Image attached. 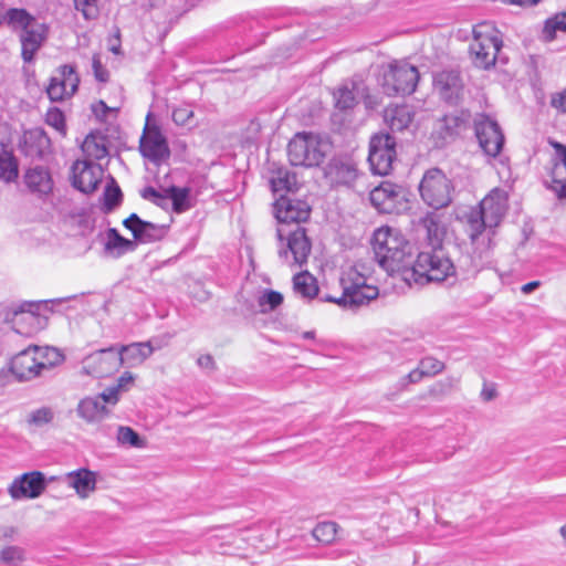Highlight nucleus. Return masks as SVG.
Returning a JSON list of instances; mask_svg holds the SVG:
<instances>
[{"instance_id": "obj_1", "label": "nucleus", "mask_w": 566, "mask_h": 566, "mask_svg": "<svg viewBox=\"0 0 566 566\" xmlns=\"http://www.w3.org/2000/svg\"><path fill=\"white\" fill-rule=\"evenodd\" d=\"M371 247L378 264L389 273H409L412 265L413 247L397 230L389 227L377 229Z\"/></svg>"}, {"instance_id": "obj_2", "label": "nucleus", "mask_w": 566, "mask_h": 566, "mask_svg": "<svg viewBox=\"0 0 566 566\" xmlns=\"http://www.w3.org/2000/svg\"><path fill=\"white\" fill-rule=\"evenodd\" d=\"M409 273L415 281L426 279L427 281H446L455 274V266L448 258L442 245H430L412 258V265Z\"/></svg>"}, {"instance_id": "obj_3", "label": "nucleus", "mask_w": 566, "mask_h": 566, "mask_svg": "<svg viewBox=\"0 0 566 566\" xmlns=\"http://www.w3.org/2000/svg\"><path fill=\"white\" fill-rule=\"evenodd\" d=\"M329 150L331 143L313 133H297L287 145L289 160L293 166H318Z\"/></svg>"}, {"instance_id": "obj_4", "label": "nucleus", "mask_w": 566, "mask_h": 566, "mask_svg": "<svg viewBox=\"0 0 566 566\" xmlns=\"http://www.w3.org/2000/svg\"><path fill=\"white\" fill-rule=\"evenodd\" d=\"M502 40L489 23L473 28V40L470 43V55L475 66L488 70L496 62L502 48Z\"/></svg>"}, {"instance_id": "obj_5", "label": "nucleus", "mask_w": 566, "mask_h": 566, "mask_svg": "<svg viewBox=\"0 0 566 566\" xmlns=\"http://www.w3.org/2000/svg\"><path fill=\"white\" fill-rule=\"evenodd\" d=\"M419 71L405 61H394L384 73L382 88L388 96L410 95L416 91Z\"/></svg>"}, {"instance_id": "obj_6", "label": "nucleus", "mask_w": 566, "mask_h": 566, "mask_svg": "<svg viewBox=\"0 0 566 566\" xmlns=\"http://www.w3.org/2000/svg\"><path fill=\"white\" fill-rule=\"evenodd\" d=\"M452 190L451 180L438 168L428 170L419 186L422 200L436 210L450 205Z\"/></svg>"}, {"instance_id": "obj_7", "label": "nucleus", "mask_w": 566, "mask_h": 566, "mask_svg": "<svg viewBox=\"0 0 566 566\" xmlns=\"http://www.w3.org/2000/svg\"><path fill=\"white\" fill-rule=\"evenodd\" d=\"M343 294L336 304L344 308L356 310L375 300L379 291L374 285H367L364 276L357 272H349L348 279L342 280Z\"/></svg>"}, {"instance_id": "obj_8", "label": "nucleus", "mask_w": 566, "mask_h": 566, "mask_svg": "<svg viewBox=\"0 0 566 566\" xmlns=\"http://www.w3.org/2000/svg\"><path fill=\"white\" fill-rule=\"evenodd\" d=\"M474 133L479 146L489 158H496L504 146L505 137L497 122L486 114L474 117Z\"/></svg>"}, {"instance_id": "obj_9", "label": "nucleus", "mask_w": 566, "mask_h": 566, "mask_svg": "<svg viewBox=\"0 0 566 566\" xmlns=\"http://www.w3.org/2000/svg\"><path fill=\"white\" fill-rule=\"evenodd\" d=\"M406 188L390 182L382 181L370 191L371 205L382 213H400L407 207Z\"/></svg>"}, {"instance_id": "obj_10", "label": "nucleus", "mask_w": 566, "mask_h": 566, "mask_svg": "<svg viewBox=\"0 0 566 566\" xmlns=\"http://www.w3.org/2000/svg\"><path fill=\"white\" fill-rule=\"evenodd\" d=\"M396 157V140L389 134H377L369 143L368 161L374 174L385 176L392 168Z\"/></svg>"}, {"instance_id": "obj_11", "label": "nucleus", "mask_w": 566, "mask_h": 566, "mask_svg": "<svg viewBox=\"0 0 566 566\" xmlns=\"http://www.w3.org/2000/svg\"><path fill=\"white\" fill-rule=\"evenodd\" d=\"M122 366V355L115 347L96 350L83 359V371L96 378L107 377Z\"/></svg>"}, {"instance_id": "obj_12", "label": "nucleus", "mask_w": 566, "mask_h": 566, "mask_svg": "<svg viewBox=\"0 0 566 566\" xmlns=\"http://www.w3.org/2000/svg\"><path fill=\"white\" fill-rule=\"evenodd\" d=\"M139 151L144 158L151 163H160L169 158L170 149L167 138L158 125H149L148 123L145 125L139 140Z\"/></svg>"}, {"instance_id": "obj_13", "label": "nucleus", "mask_w": 566, "mask_h": 566, "mask_svg": "<svg viewBox=\"0 0 566 566\" xmlns=\"http://www.w3.org/2000/svg\"><path fill=\"white\" fill-rule=\"evenodd\" d=\"M78 84L80 77L75 66L64 64L56 70V75L51 77L46 94L52 102H61L73 96L78 88Z\"/></svg>"}, {"instance_id": "obj_14", "label": "nucleus", "mask_w": 566, "mask_h": 566, "mask_svg": "<svg viewBox=\"0 0 566 566\" xmlns=\"http://www.w3.org/2000/svg\"><path fill=\"white\" fill-rule=\"evenodd\" d=\"M42 302H23L12 308L13 329L21 335L31 336L43 328V318L39 314Z\"/></svg>"}, {"instance_id": "obj_15", "label": "nucleus", "mask_w": 566, "mask_h": 566, "mask_svg": "<svg viewBox=\"0 0 566 566\" xmlns=\"http://www.w3.org/2000/svg\"><path fill=\"white\" fill-rule=\"evenodd\" d=\"M72 186L83 193L94 192L103 179L101 165L88 160H76L71 168Z\"/></svg>"}, {"instance_id": "obj_16", "label": "nucleus", "mask_w": 566, "mask_h": 566, "mask_svg": "<svg viewBox=\"0 0 566 566\" xmlns=\"http://www.w3.org/2000/svg\"><path fill=\"white\" fill-rule=\"evenodd\" d=\"M311 250L312 243L305 228L296 226V229L287 234L286 249H281L279 256L289 264L302 266L307 262Z\"/></svg>"}, {"instance_id": "obj_17", "label": "nucleus", "mask_w": 566, "mask_h": 566, "mask_svg": "<svg viewBox=\"0 0 566 566\" xmlns=\"http://www.w3.org/2000/svg\"><path fill=\"white\" fill-rule=\"evenodd\" d=\"M433 87L440 98L449 105L455 106L463 98L464 84L458 71L444 70L434 74Z\"/></svg>"}, {"instance_id": "obj_18", "label": "nucleus", "mask_w": 566, "mask_h": 566, "mask_svg": "<svg viewBox=\"0 0 566 566\" xmlns=\"http://www.w3.org/2000/svg\"><path fill=\"white\" fill-rule=\"evenodd\" d=\"M123 226L132 232L136 243L143 244L163 240L169 230V226L145 221L137 213H132L126 218Z\"/></svg>"}, {"instance_id": "obj_19", "label": "nucleus", "mask_w": 566, "mask_h": 566, "mask_svg": "<svg viewBox=\"0 0 566 566\" xmlns=\"http://www.w3.org/2000/svg\"><path fill=\"white\" fill-rule=\"evenodd\" d=\"M311 214L310 205L290 196H281L274 203V216L279 223L305 222Z\"/></svg>"}, {"instance_id": "obj_20", "label": "nucleus", "mask_w": 566, "mask_h": 566, "mask_svg": "<svg viewBox=\"0 0 566 566\" xmlns=\"http://www.w3.org/2000/svg\"><path fill=\"white\" fill-rule=\"evenodd\" d=\"M11 373L21 381L32 380L42 374L36 345H30L19 352L10 365Z\"/></svg>"}, {"instance_id": "obj_21", "label": "nucleus", "mask_w": 566, "mask_h": 566, "mask_svg": "<svg viewBox=\"0 0 566 566\" xmlns=\"http://www.w3.org/2000/svg\"><path fill=\"white\" fill-rule=\"evenodd\" d=\"M45 489V478L40 471H32L15 479L9 488L12 499H35Z\"/></svg>"}, {"instance_id": "obj_22", "label": "nucleus", "mask_w": 566, "mask_h": 566, "mask_svg": "<svg viewBox=\"0 0 566 566\" xmlns=\"http://www.w3.org/2000/svg\"><path fill=\"white\" fill-rule=\"evenodd\" d=\"M479 210L489 223V228L500 224L507 209V196L501 189H493L479 205Z\"/></svg>"}, {"instance_id": "obj_23", "label": "nucleus", "mask_w": 566, "mask_h": 566, "mask_svg": "<svg viewBox=\"0 0 566 566\" xmlns=\"http://www.w3.org/2000/svg\"><path fill=\"white\" fill-rule=\"evenodd\" d=\"M48 35V28L44 23L36 20L33 21L28 28L21 31L20 41L22 45V59L24 62H31L34 54L42 46Z\"/></svg>"}, {"instance_id": "obj_24", "label": "nucleus", "mask_w": 566, "mask_h": 566, "mask_svg": "<svg viewBox=\"0 0 566 566\" xmlns=\"http://www.w3.org/2000/svg\"><path fill=\"white\" fill-rule=\"evenodd\" d=\"M23 182L28 190L38 197L48 196L53 190V178L48 167L36 165L25 170Z\"/></svg>"}, {"instance_id": "obj_25", "label": "nucleus", "mask_w": 566, "mask_h": 566, "mask_svg": "<svg viewBox=\"0 0 566 566\" xmlns=\"http://www.w3.org/2000/svg\"><path fill=\"white\" fill-rule=\"evenodd\" d=\"M64 480L80 499H87L96 490V473L85 468L67 472Z\"/></svg>"}, {"instance_id": "obj_26", "label": "nucleus", "mask_w": 566, "mask_h": 566, "mask_svg": "<svg viewBox=\"0 0 566 566\" xmlns=\"http://www.w3.org/2000/svg\"><path fill=\"white\" fill-rule=\"evenodd\" d=\"M419 226L424 230L426 238L430 245H442V240L447 228L444 223V214L434 209L427 212L419 220Z\"/></svg>"}, {"instance_id": "obj_27", "label": "nucleus", "mask_w": 566, "mask_h": 566, "mask_svg": "<svg viewBox=\"0 0 566 566\" xmlns=\"http://www.w3.org/2000/svg\"><path fill=\"white\" fill-rule=\"evenodd\" d=\"M415 112L410 105H389L384 111V120L391 132H402L412 123Z\"/></svg>"}, {"instance_id": "obj_28", "label": "nucleus", "mask_w": 566, "mask_h": 566, "mask_svg": "<svg viewBox=\"0 0 566 566\" xmlns=\"http://www.w3.org/2000/svg\"><path fill=\"white\" fill-rule=\"evenodd\" d=\"M77 416L87 423H96L104 420L109 410L97 396L81 399L76 407Z\"/></svg>"}, {"instance_id": "obj_29", "label": "nucleus", "mask_w": 566, "mask_h": 566, "mask_svg": "<svg viewBox=\"0 0 566 566\" xmlns=\"http://www.w3.org/2000/svg\"><path fill=\"white\" fill-rule=\"evenodd\" d=\"M51 140L42 128H33L24 133L22 151L25 156L42 158L49 150Z\"/></svg>"}, {"instance_id": "obj_30", "label": "nucleus", "mask_w": 566, "mask_h": 566, "mask_svg": "<svg viewBox=\"0 0 566 566\" xmlns=\"http://www.w3.org/2000/svg\"><path fill=\"white\" fill-rule=\"evenodd\" d=\"M328 175L336 184L349 187L358 178L359 170L352 159H339L329 165Z\"/></svg>"}, {"instance_id": "obj_31", "label": "nucleus", "mask_w": 566, "mask_h": 566, "mask_svg": "<svg viewBox=\"0 0 566 566\" xmlns=\"http://www.w3.org/2000/svg\"><path fill=\"white\" fill-rule=\"evenodd\" d=\"M118 352L122 355V365L127 364L129 367L142 365L154 352L149 342L133 343L122 346Z\"/></svg>"}, {"instance_id": "obj_32", "label": "nucleus", "mask_w": 566, "mask_h": 566, "mask_svg": "<svg viewBox=\"0 0 566 566\" xmlns=\"http://www.w3.org/2000/svg\"><path fill=\"white\" fill-rule=\"evenodd\" d=\"M137 247L136 241L126 239L119 234L115 228L107 230V242L105 243V250L113 253L115 256H120L125 252L134 251Z\"/></svg>"}, {"instance_id": "obj_33", "label": "nucleus", "mask_w": 566, "mask_h": 566, "mask_svg": "<svg viewBox=\"0 0 566 566\" xmlns=\"http://www.w3.org/2000/svg\"><path fill=\"white\" fill-rule=\"evenodd\" d=\"M467 232L472 243L479 239L482 232L489 228L488 221L482 216V212L479 208L471 209L467 214Z\"/></svg>"}, {"instance_id": "obj_34", "label": "nucleus", "mask_w": 566, "mask_h": 566, "mask_svg": "<svg viewBox=\"0 0 566 566\" xmlns=\"http://www.w3.org/2000/svg\"><path fill=\"white\" fill-rule=\"evenodd\" d=\"M467 232L472 243L479 239L482 232L489 228L488 221L482 216V212L479 208L471 209L467 214Z\"/></svg>"}, {"instance_id": "obj_35", "label": "nucleus", "mask_w": 566, "mask_h": 566, "mask_svg": "<svg viewBox=\"0 0 566 566\" xmlns=\"http://www.w3.org/2000/svg\"><path fill=\"white\" fill-rule=\"evenodd\" d=\"M294 291L303 297L313 298L318 293L316 279L308 272H303L293 277Z\"/></svg>"}, {"instance_id": "obj_36", "label": "nucleus", "mask_w": 566, "mask_h": 566, "mask_svg": "<svg viewBox=\"0 0 566 566\" xmlns=\"http://www.w3.org/2000/svg\"><path fill=\"white\" fill-rule=\"evenodd\" d=\"M36 352L42 371L61 365L65 359L64 355L55 347L36 346Z\"/></svg>"}, {"instance_id": "obj_37", "label": "nucleus", "mask_w": 566, "mask_h": 566, "mask_svg": "<svg viewBox=\"0 0 566 566\" xmlns=\"http://www.w3.org/2000/svg\"><path fill=\"white\" fill-rule=\"evenodd\" d=\"M82 150L91 158L103 159L108 155L103 137L88 135L83 142Z\"/></svg>"}, {"instance_id": "obj_38", "label": "nucleus", "mask_w": 566, "mask_h": 566, "mask_svg": "<svg viewBox=\"0 0 566 566\" xmlns=\"http://www.w3.org/2000/svg\"><path fill=\"white\" fill-rule=\"evenodd\" d=\"M165 196L171 200L172 210L177 213H181L190 208L188 198L189 189L171 186L166 190Z\"/></svg>"}, {"instance_id": "obj_39", "label": "nucleus", "mask_w": 566, "mask_h": 566, "mask_svg": "<svg viewBox=\"0 0 566 566\" xmlns=\"http://www.w3.org/2000/svg\"><path fill=\"white\" fill-rule=\"evenodd\" d=\"M27 560V552L18 545H8L0 549V563L7 566H20Z\"/></svg>"}, {"instance_id": "obj_40", "label": "nucleus", "mask_w": 566, "mask_h": 566, "mask_svg": "<svg viewBox=\"0 0 566 566\" xmlns=\"http://www.w3.org/2000/svg\"><path fill=\"white\" fill-rule=\"evenodd\" d=\"M465 119L458 114L444 115L440 122L439 134L443 138H451L459 134L460 128L464 125Z\"/></svg>"}, {"instance_id": "obj_41", "label": "nucleus", "mask_w": 566, "mask_h": 566, "mask_svg": "<svg viewBox=\"0 0 566 566\" xmlns=\"http://www.w3.org/2000/svg\"><path fill=\"white\" fill-rule=\"evenodd\" d=\"M355 91V84L350 88L347 85L339 87L334 94L335 106L342 111L352 109L358 102Z\"/></svg>"}, {"instance_id": "obj_42", "label": "nucleus", "mask_w": 566, "mask_h": 566, "mask_svg": "<svg viewBox=\"0 0 566 566\" xmlns=\"http://www.w3.org/2000/svg\"><path fill=\"white\" fill-rule=\"evenodd\" d=\"M33 21H35V19L24 9L12 8L6 13V22L14 30L21 29V31H23Z\"/></svg>"}, {"instance_id": "obj_43", "label": "nucleus", "mask_w": 566, "mask_h": 566, "mask_svg": "<svg viewBox=\"0 0 566 566\" xmlns=\"http://www.w3.org/2000/svg\"><path fill=\"white\" fill-rule=\"evenodd\" d=\"M18 177V164L14 157L8 153H0V179L6 182L14 181Z\"/></svg>"}, {"instance_id": "obj_44", "label": "nucleus", "mask_w": 566, "mask_h": 566, "mask_svg": "<svg viewBox=\"0 0 566 566\" xmlns=\"http://www.w3.org/2000/svg\"><path fill=\"white\" fill-rule=\"evenodd\" d=\"M296 184L297 181L295 174L283 170L277 171V176L271 180L273 192H293L296 190Z\"/></svg>"}, {"instance_id": "obj_45", "label": "nucleus", "mask_w": 566, "mask_h": 566, "mask_svg": "<svg viewBox=\"0 0 566 566\" xmlns=\"http://www.w3.org/2000/svg\"><path fill=\"white\" fill-rule=\"evenodd\" d=\"M557 31H566V12L558 13L546 20L543 29V36L545 41H553Z\"/></svg>"}, {"instance_id": "obj_46", "label": "nucleus", "mask_w": 566, "mask_h": 566, "mask_svg": "<svg viewBox=\"0 0 566 566\" xmlns=\"http://www.w3.org/2000/svg\"><path fill=\"white\" fill-rule=\"evenodd\" d=\"M313 537L323 544H331L337 534V524L334 522H323L317 524L313 532Z\"/></svg>"}, {"instance_id": "obj_47", "label": "nucleus", "mask_w": 566, "mask_h": 566, "mask_svg": "<svg viewBox=\"0 0 566 566\" xmlns=\"http://www.w3.org/2000/svg\"><path fill=\"white\" fill-rule=\"evenodd\" d=\"M54 419V411L51 407H41L32 410L27 418V423L31 427L41 428L49 424Z\"/></svg>"}, {"instance_id": "obj_48", "label": "nucleus", "mask_w": 566, "mask_h": 566, "mask_svg": "<svg viewBox=\"0 0 566 566\" xmlns=\"http://www.w3.org/2000/svg\"><path fill=\"white\" fill-rule=\"evenodd\" d=\"M283 303V295L273 290H266L258 298V304L262 313L274 311Z\"/></svg>"}, {"instance_id": "obj_49", "label": "nucleus", "mask_w": 566, "mask_h": 566, "mask_svg": "<svg viewBox=\"0 0 566 566\" xmlns=\"http://www.w3.org/2000/svg\"><path fill=\"white\" fill-rule=\"evenodd\" d=\"M117 441L120 444H127L135 448H142L144 446L139 434L130 427H118Z\"/></svg>"}, {"instance_id": "obj_50", "label": "nucleus", "mask_w": 566, "mask_h": 566, "mask_svg": "<svg viewBox=\"0 0 566 566\" xmlns=\"http://www.w3.org/2000/svg\"><path fill=\"white\" fill-rule=\"evenodd\" d=\"M45 123L59 132L62 136L66 135L64 114L56 107H52L46 112Z\"/></svg>"}, {"instance_id": "obj_51", "label": "nucleus", "mask_w": 566, "mask_h": 566, "mask_svg": "<svg viewBox=\"0 0 566 566\" xmlns=\"http://www.w3.org/2000/svg\"><path fill=\"white\" fill-rule=\"evenodd\" d=\"M122 198L123 193L117 185L114 187L106 186L104 191V210L109 212L115 209L122 202Z\"/></svg>"}, {"instance_id": "obj_52", "label": "nucleus", "mask_w": 566, "mask_h": 566, "mask_svg": "<svg viewBox=\"0 0 566 566\" xmlns=\"http://www.w3.org/2000/svg\"><path fill=\"white\" fill-rule=\"evenodd\" d=\"M418 365L427 377H433L444 369V364L432 356L423 357Z\"/></svg>"}, {"instance_id": "obj_53", "label": "nucleus", "mask_w": 566, "mask_h": 566, "mask_svg": "<svg viewBox=\"0 0 566 566\" xmlns=\"http://www.w3.org/2000/svg\"><path fill=\"white\" fill-rule=\"evenodd\" d=\"M98 0H74V6L77 11H81L86 20L95 19L98 14L97 9Z\"/></svg>"}, {"instance_id": "obj_54", "label": "nucleus", "mask_w": 566, "mask_h": 566, "mask_svg": "<svg viewBox=\"0 0 566 566\" xmlns=\"http://www.w3.org/2000/svg\"><path fill=\"white\" fill-rule=\"evenodd\" d=\"M193 111L189 106H180L172 111V120L179 126L190 125Z\"/></svg>"}, {"instance_id": "obj_55", "label": "nucleus", "mask_w": 566, "mask_h": 566, "mask_svg": "<svg viewBox=\"0 0 566 566\" xmlns=\"http://www.w3.org/2000/svg\"><path fill=\"white\" fill-rule=\"evenodd\" d=\"M140 196L145 200H150V201H153L155 205H157L159 207H164L166 205L167 200H168L167 196L160 193L158 190H156L151 186L145 187L142 190Z\"/></svg>"}, {"instance_id": "obj_56", "label": "nucleus", "mask_w": 566, "mask_h": 566, "mask_svg": "<svg viewBox=\"0 0 566 566\" xmlns=\"http://www.w3.org/2000/svg\"><path fill=\"white\" fill-rule=\"evenodd\" d=\"M490 262V250L489 248L483 252L476 255V252L473 253L471 258V272L472 274H476L479 271H481L486 263Z\"/></svg>"}, {"instance_id": "obj_57", "label": "nucleus", "mask_w": 566, "mask_h": 566, "mask_svg": "<svg viewBox=\"0 0 566 566\" xmlns=\"http://www.w3.org/2000/svg\"><path fill=\"white\" fill-rule=\"evenodd\" d=\"M123 390L118 386L107 387L102 394L97 395V397L103 401V403L116 405L119 400V395Z\"/></svg>"}, {"instance_id": "obj_58", "label": "nucleus", "mask_w": 566, "mask_h": 566, "mask_svg": "<svg viewBox=\"0 0 566 566\" xmlns=\"http://www.w3.org/2000/svg\"><path fill=\"white\" fill-rule=\"evenodd\" d=\"M92 66L94 71L95 78L98 82H107L109 77L108 71L103 66L101 59L97 55L93 56Z\"/></svg>"}, {"instance_id": "obj_59", "label": "nucleus", "mask_w": 566, "mask_h": 566, "mask_svg": "<svg viewBox=\"0 0 566 566\" xmlns=\"http://www.w3.org/2000/svg\"><path fill=\"white\" fill-rule=\"evenodd\" d=\"M108 49L112 53H114L116 55L122 53V51H120V31L118 28H115L114 34L108 38Z\"/></svg>"}, {"instance_id": "obj_60", "label": "nucleus", "mask_w": 566, "mask_h": 566, "mask_svg": "<svg viewBox=\"0 0 566 566\" xmlns=\"http://www.w3.org/2000/svg\"><path fill=\"white\" fill-rule=\"evenodd\" d=\"M18 535V528L15 526H0V542H12Z\"/></svg>"}, {"instance_id": "obj_61", "label": "nucleus", "mask_w": 566, "mask_h": 566, "mask_svg": "<svg viewBox=\"0 0 566 566\" xmlns=\"http://www.w3.org/2000/svg\"><path fill=\"white\" fill-rule=\"evenodd\" d=\"M552 106L560 112H566V90L552 97Z\"/></svg>"}, {"instance_id": "obj_62", "label": "nucleus", "mask_w": 566, "mask_h": 566, "mask_svg": "<svg viewBox=\"0 0 566 566\" xmlns=\"http://www.w3.org/2000/svg\"><path fill=\"white\" fill-rule=\"evenodd\" d=\"M197 364L201 367V368H205V369H213L214 368V360H213V357L211 355H201L198 359H197Z\"/></svg>"}, {"instance_id": "obj_63", "label": "nucleus", "mask_w": 566, "mask_h": 566, "mask_svg": "<svg viewBox=\"0 0 566 566\" xmlns=\"http://www.w3.org/2000/svg\"><path fill=\"white\" fill-rule=\"evenodd\" d=\"M423 377H427L423 373V370L420 368V366L418 365V367L413 370H411L407 376L406 378L408 379L409 382L411 384H416V382H419Z\"/></svg>"}, {"instance_id": "obj_64", "label": "nucleus", "mask_w": 566, "mask_h": 566, "mask_svg": "<svg viewBox=\"0 0 566 566\" xmlns=\"http://www.w3.org/2000/svg\"><path fill=\"white\" fill-rule=\"evenodd\" d=\"M92 109L96 117L101 118H103L111 111L104 101H99L97 104L93 105Z\"/></svg>"}]
</instances>
